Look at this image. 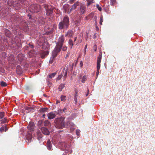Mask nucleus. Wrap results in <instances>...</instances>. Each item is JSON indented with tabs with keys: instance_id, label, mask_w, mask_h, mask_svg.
I'll return each mask as SVG.
<instances>
[{
	"instance_id": "obj_52",
	"label": "nucleus",
	"mask_w": 155,
	"mask_h": 155,
	"mask_svg": "<svg viewBox=\"0 0 155 155\" xmlns=\"http://www.w3.org/2000/svg\"><path fill=\"white\" fill-rule=\"evenodd\" d=\"M47 84L49 86V87H51L52 85V84L51 82H50L49 81H48Z\"/></svg>"
},
{
	"instance_id": "obj_13",
	"label": "nucleus",
	"mask_w": 155,
	"mask_h": 155,
	"mask_svg": "<svg viewBox=\"0 0 155 155\" xmlns=\"http://www.w3.org/2000/svg\"><path fill=\"white\" fill-rule=\"evenodd\" d=\"M68 127H69L71 131H73L75 129L74 125L71 122L67 123Z\"/></svg>"
},
{
	"instance_id": "obj_1",
	"label": "nucleus",
	"mask_w": 155,
	"mask_h": 155,
	"mask_svg": "<svg viewBox=\"0 0 155 155\" xmlns=\"http://www.w3.org/2000/svg\"><path fill=\"white\" fill-rule=\"evenodd\" d=\"M61 139V136L58 134L54 136L53 138V143L57 144L58 147L62 150H65L66 153H71L72 150L70 148V144L67 141L63 142L60 140Z\"/></svg>"
},
{
	"instance_id": "obj_36",
	"label": "nucleus",
	"mask_w": 155,
	"mask_h": 155,
	"mask_svg": "<svg viewBox=\"0 0 155 155\" xmlns=\"http://www.w3.org/2000/svg\"><path fill=\"white\" fill-rule=\"evenodd\" d=\"M4 112H0V118H3L4 117Z\"/></svg>"
},
{
	"instance_id": "obj_46",
	"label": "nucleus",
	"mask_w": 155,
	"mask_h": 155,
	"mask_svg": "<svg viewBox=\"0 0 155 155\" xmlns=\"http://www.w3.org/2000/svg\"><path fill=\"white\" fill-rule=\"evenodd\" d=\"M13 0H8V4H12L13 3Z\"/></svg>"
},
{
	"instance_id": "obj_28",
	"label": "nucleus",
	"mask_w": 155,
	"mask_h": 155,
	"mask_svg": "<svg viewBox=\"0 0 155 155\" xmlns=\"http://www.w3.org/2000/svg\"><path fill=\"white\" fill-rule=\"evenodd\" d=\"M101 54L99 55L97 58V63L100 64L101 61Z\"/></svg>"
},
{
	"instance_id": "obj_35",
	"label": "nucleus",
	"mask_w": 155,
	"mask_h": 155,
	"mask_svg": "<svg viewBox=\"0 0 155 155\" xmlns=\"http://www.w3.org/2000/svg\"><path fill=\"white\" fill-rule=\"evenodd\" d=\"M87 1V6H89V5L92 3L93 2L94 0H86Z\"/></svg>"
},
{
	"instance_id": "obj_22",
	"label": "nucleus",
	"mask_w": 155,
	"mask_h": 155,
	"mask_svg": "<svg viewBox=\"0 0 155 155\" xmlns=\"http://www.w3.org/2000/svg\"><path fill=\"white\" fill-rule=\"evenodd\" d=\"M26 138L27 139L26 141L27 143L28 142H29L31 141V139H32V137L31 134L27 135Z\"/></svg>"
},
{
	"instance_id": "obj_59",
	"label": "nucleus",
	"mask_w": 155,
	"mask_h": 155,
	"mask_svg": "<svg viewBox=\"0 0 155 155\" xmlns=\"http://www.w3.org/2000/svg\"><path fill=\"white\" fill-rule=\"evenodd\" d=\"M45 114H44L43 115L42 117H43L44 118H45Z\"/></svg>"
},
{
	"instance_id": "obj_58",
	"label": "nucleus",
	"mask_w": 155,
	"mask_h": 155,
	"mask_svg": "<svg viewBox=\"0 0 155 155\" xmlns=\"http://www.w3.org/2000/svg\"><path fill=\"white\" fill-rule=\"evenodd\" d=\"M87 45H86L85 46V47H84V49H87Z\"/></svg>"
},
{
	"instance_id": "obj_10",
	"label": "nucleus",
	"mask_w": 155,
	"mask_h": 155,
	"mask_svg": "<svg viewBox=\"0 0 155 155\" xmlns=\"http://www.w3.org/2000/svg\"><path fill=\"white\" fill-rule=\"evenodd\" d=\"M56 116V114L55 113V112H51L47 114L48 118L50 120L54 118Z\"/></svg>"
},
{
	"instance_id": "obj_61",
	"label": "nucleus",
	"mask_w": 155,
	"mask_h": 155,
	"mask_svg": "<svg viewBox=\"0 0 155 155\" xmlns=\"http://www.w3.org/2000/svg\"><path fill=\"white\" fill-rule=\"evenodd\" d=\"M77 38V37H75L74 38V41H75L76 40Z\"/></svg>"
},
{
	"instance_id": "obj_8",
	"label": "nucleus",
	"mask_w": 155,
	"mask_h": 155,
	"mask_svg": "<svg viewBox=\"0 0 155 155\" xmlns=\"http://www.w3.org/2000/svg\"><path fill=\"white\" fill-rule=\"evenodd\" d=\"M86 7L82 4H81L79 10V12L80 15L84 14L86 11Z\"/></svg>"
},
{
	"instance_id": "obj_62",
	"label": "nucleus",
	"mask_w": 155,
	"mask_h": 155,
	"mask_svg": "<svg viewBox=\"0 0 155 155\" xmlns=\"http://www.w3.org/2000/svg\"><path fill=\"white\" fill-rule=\"evenodd\" d=\"M47 28L48 29V30H49L50 29V28L49 27H48Z\"/></svg>"
},
{
	"instance_id": "obj_34",
	"label": "nucleus",
	"mask_w": 155,
	"mask_h": 155,
	"mask_svg": "<svg viewBox=\"0 0 155 155\" xmlns=\"http://www.w3.org/2000/svg\"><path fill=\"white\" fill-rule=\"evenodd\" d=\"M87 79V78L85 75H84L82 79L81 80V82L83 83H84L86 80Z\"/></svg>"
},
{
	"instance_id": "obj_43",
	"label": "nucleus",
	"mask_w": 155,
	"mask_h": 155,
	"mask_svg": "<svg viewBox=\"0 0 155 155\" xmlns=\"http://www.w3.org/2000/svg\"><path fill=\"white\" fill-rule=\"evenodd\" d=\"M116 0H110L111 5H113L115 3Z\"/></svg>"
},
{
	"instance_id": "obj_56",
	"label": "nucleus",
	"mask_w": 155,
	"mask_h": 155,
	"mask_svg": "<svg viewBox=\"0 0 155 155\" xmlns=\"http://www.w3.org/2000/svg\"><path fill=\"white\" fill-rule=\"evenodd\" d=\"M4 127H5V131H6L8 130L6 126H5Z\"/></svg>"
},
{
	"instance_id": "obj_17",
	"label": "nucleus",
	"mask_w": 155,
	"mask_h": 155,
	"mask_svg": "<svg viewBox=\"0 0 155 155\" xmlns=\"http://www.w3.org/2000/svg\"><path fill=\"white\" fill-rule=\"evenodd\" d=\"M52 145L50 140H48L47 143V148L49 150H52Z\"/></svg>"
},
{
	"instance_id": "obj_54",
	"label": "nucleus",
	"mask_w": 155,
	"mask_h": 155,
	"mask_svg": "<svg viewBox=\"0 0 155 155\" xmlns=\"http://www.w3.org/2000/svg\"><path fill=\"white\" fill-rule=\"evenodd\" d=\"M78 91H76V92H75V96H74V97H77H77H78Z\"/></svg>"
},
{
	"instance_id": "obj_33",
	"label": "nucleus",
	"mask_w": 155,
	"mask_h": 155,
	"mask_svg": "<svg viewBox=\"0 0 155 155\" xmlns=\"http://www.w3.org/2000/svg\"><path fill=\"white\" fill-rule=\"evenodd\" d=\"M66 97L64 95H62L61 97V101H64L66 100Z\"/></svg>"
},
{
	"instance_id": "obj_47",
	"label": "nucleus",
	"mask_w": 155,
	"mask_h": 155,
	"mask_svg": "<svg viewBox=\"0 0 155 155\" xmlns=\"http://www.w3.org/2000/svg\"><path fill=\"white\" fill-rule=\"evenodd\" d=\"M67 49V47L65 46H63L62 48V50L63 51H65Z\"/></svg>"
},
{
	"instance_id": "obj_12",
	"label": "nucleus",
	"mask_w": 155,
	"mask_h": 155,
	"mask_svg": "<svg viewBox=\"0 0 155 155\" xmlns=\"http://www.w3.org/2000/svg\"><path fill=\"white\" fill-rule=\"evenodd\" d=\"M28 128L31 131H33L35 128V124L33 122L29 123Z\"/></svg>"
},
{
	"instance_id": "obj_32",
	"label": "nucleus",
	"mask_w": 155,
	"mask_h": 155,
	"mask_svg": "<svg viewBox=\"0 0 155 155\" xmlns=\"http://www.w3.org/2000/svg\"><path fill=\"white\" fill-rule=\"evenodd\" d=\"M0 84L1 86L3 87H5L7 85V84L6 83L3 81L1 82Z\"/></svg>"
},
{
	"instance_id": "obj_15",
	"label": "nucleus",
	"mask_w": 155,
	"mask_h": 155,
	"mask_svg": "<svg viewBox=\"0 0 155 155\" xmlns=\"http://www.w3.org/2000/svg\"><path fill=\"white\" fill-rule=\"evenodd\" d=\"M37 138L38 140L39 141V143H41L42 141V138L43 137V135L40 131H37Z\"/></svg>"
},
{
	"instance_id": "obj_57",
	"label": "nucleus",
	"mask_w": 155,
	"mask_h": 155,
	"mask_svg": "<svg viewBox=\"0 0 155 155\" xmlns=\"http://www.w3.org/2000/svg\"><path fill=\"white\" fill-rule=\"evenodd\" d=\"M60 102V101L58 100H56V104H58V103H59Z\"/></svg>"
},
{
	"instance_id": "obj_30",
	"label": "nucleus",
	"mask_w": 155,
	"mask_h": 155,
	"mask_svg": "<svg viewBox=\"0 0 155 155\" xmlns=\"http://www.w3.org/2000/svg\"><path fill=\"white\" fill-rule=\"evenodd\" d=\"M14 40L15 41V43L16 44L17 43H19L20 41V39L17 37H15L14 38Z\"/></svg>"
},
{
	"instance_id": "obj_49",
	"label": "nucleus",
	"mask_w": 155,
	"mask_h": 155,
	"mask_svg": "<svg viewBox=\"0 0 155 155\" xmlns=\"http://www.w3.org/2000/svg\"><path fill=\"white\" fill-rule=\"evenodd\" d=\"M28 47L31 48H34V46L30 43L28 44Z\"/></svg>"
},
{
	"instance_id": "obj_40",
	"label": "nucleus",
	"mask_w": 155,
	"mask_h": 155,
	"mask_svg": "<svg viewBox=\"0 0 155 155\" xmlns=\"http://www.w3.org/2000/svg\"><path fill=\"white\" fill-rule=\"evenodd\" d=\"M2 55L4 58H5L7 56V54L5 52H3L2 53Z\"/></svg>"
},
{
	"instance_id": "obj_50",
	"label": "nucleus",
	"mask_w": 155,
	"mask_h": 155,
	"mask_svg": "<svg viewBox=\"0 0 155 155\" xmlns=\"http://www.w3.org/2000/svg\"><path fill=\"white\" fill-rule=\"evenodd\" d=\"M99 70H97V72H96V79H97V77L99 73Z\"/></svg>"
},
{
	"instance_id": "obj_63",
	"label": "nucleus",
	"mask_w": 155,
	"mask_h": 155,
	"mask_svg": "<svg viewBox=\"0 0 155 155\" xmlns=\"http://www.w3.org/2000/svg\"><path fill=\"white\" fill-rule=\"evenodd\" d=\"M96 29L97 30V31L99 29L97 27H96Z\"/></svg>"
},
{
	"instance_id": "obj_48",
	"label": "nucleus",
	"mask_w": 155,
	"mask_h": 155,
	"mask_svg": "<svg viewBox=\"0 0 155 155\" xmlns=\"http://www.w3.org/2000/svg\"><path fill=\"white\" fill-rule=\"evenodd\" d=\"M103 21V18L102 17H101L100 18V25H102V22Z\"/></svg>"
},
{
	"instance_id": "obj_37",
	"label": "nucleus",
	"mask_w": 155,
	"mask_h": 155,
	"mask_svg": "<svg viewBox=\"0 0 155 155\" xmlns=\"http://www.w3.org/2000/svg\"><path fill=\"white\" fill-rule=\"evenodd\" d=\"M1 124H3L6 123L7 122V119L5 118H4L3 119L1 120Z\"/></svg>"
},
{
	"instance_id": "obj_9",
	"label": "nucleus",
	"mask_w": 155,
	"mask_h": 155,
	"mask_svg": "<svg viewBox=\"0 0 155 155\" xmlns=\"http://www.w3.org/2000/svg\"><path fill=\"white\" fill-rule=\"evenodd\" d=\"M41 132L43 134L46 135H48L49 134L50 132L46 128L44 127H39Z\"/></svg>"
},
{
	"instance_id": "obj_3",
	"label": "nucleus",
	"mask_w": 155,
	"mask_h": 155,
	"mask_svg": "<svg viewBox=\"0 0 155 155\" xmlns=\"http://www.w3.org/2000/svg\"><path fill=\"white\" fill-rule=\"evenodd\" d=\"M69 25V18L68 16H66L64 17L63 20L59 23L58 28L61 30L63 29H67L68 28Z\"/></svg>"
},
{
	"instance_id": "obj_39",
	"label": "nucleus",
	"mask_w": 155,
	"mask_h": 155,
	"mask_svg": "<svg viewBox=\"0 0 155 155\" xmlns=\"http://www.w3.org/2000/svg\"><path fill=\"white\" fill-rule=\"evenodd\" d=\"M69 44L71 46V48H72V47L73 45V43L72 41L71 40V39H70L69 41Z\"/></svg>"
},
{
	"instance_id": "obj_41",
	"label": "nucleus",
	"mask_w": 155,
	"mask_h": 155,
	"mask_svg": "<svg viewBox=\"0 0 155 155\" xmlns=\"http://www.w3.org/2000/svg\"><path fill=\"white\" fill-rule=\"evenodd\" d=\"M4 130H5V127L4 126H2L0 128V131L1 132H2Z\"/></svg>"
},
{
	"instance_id": "obj_45",
	"label": "nucleus",
	"mask_w": 155,
	"mask_h": 155,
	"mask_svg": "<svg viewBox=\"0 0 155 155\" xmlns=\"http://www.w3.org/2000/svg\"><path fill=\"white\" fill-rule=\"evenodd\" d=\"M80 130H77L76 131V133L77 136H79L80 134Z\"/></svg>"
},
{
	"instance_id": "obj_20",
	"label": "nucleus",
	"mask_w": 155,
	"mask_h": 155,
	"mask_svg": "<svg viewBox=\"0 0 155 155\" xmlns=\"http://www.w3.org/2000/svg\"><path fill=\"white\" fill-rule=\"evenodd\" d=\"M42 45H43L42 48L43 49L46 50L48 49L49 46H48V42H45Z\"/></svg>"
},
{
	"instance_id": "obj_42",
	"label": "nucleus",
	"mask_w": 155,
	"mask_h": 155,
	"mask_svg": "<svg viewBox=\"0 0 155 155\" xmlns=\"http://www.w3.org/2000/svg\"><path fill=\"white\" fill-rule=\"evenodd\" d=\"M96 6L99 11H101L102 10L101 8V7L99 6V5L97 4L96 5Z\"/></svg>"
},
{
	"instance_id": "obj_29",
	"label": "nucleus",
	"mask_w": 155,
	"mask_h": 155,
	"mask_svg": "<svg viewBox=\"0 0 155 155\" xmlns=\"http://www.w3.org/2000/svg\"><path fill=\"white\" fill-rule=\"evenodd\" d=\"M55 113L58 114H61L62 113V110L61 109H59L57 111H54Z\"/></svg>"
},
{
	"instance_id": "obj_26",
	"label": "nucleus",
	"mask_w": 155,
	"mask_h": 155,
	"mask_svg": "<svg viewBox=\"0 0 155 155\" xmlns=\"http://www.w3.org/2000/svg\"><path fill=\"white\" fill-rule=\"evenodd\" d=\"M48 108L47 107L41 108L40 109V111L41 112H47Z\"/></svg>"
},
{
	"instance_id": "obj_2",
	"label": "nucleus",
	"mask_w": 155,
	"mask_h": 155,
	"mask_svg": "<svg viewBox=\"0 0 155 155\" xmlns=\"http://www.w3.org/2000/svg\"><path fill=\"white\" fill-rule=\"evenodd\" d=\"M64 38L63 35L61 36L58 39V41L53 51L52 52V57H51L49 62L52 63L53 59L57 56L58 53L61 51L64 41Z\"/></svg>"
},
{
	"instance_id": "obj_25",
	"label": "nucleus",
	"mask_w": 155,
	"mask_h": 155,
	"mask_svg": "<svg viewBox=\"0 0 155 155\" xmlns=\"http://www.w3.org/2000/svg\"><path fill=\"white\" fill-rule=\"evenodd\" d=\"M25 110H26V112L27 113H28L30 112L33 109L31 107H28V106H25Z\"/></svg>"
},
{
	"instance_id": "obj_23",
	"label": "nucleus",
	"mask_w": 155,
	"mask_h": 155,
	"mask_svg": "<svg viewBox=\"0 0 155 155\" xmlns=\"http://www.w3.org/2000/svg\"><path fill=\"white\" fill-rule=\"evenodd\" d=\"M9 61H10L11 62L14 64H16V62L14 59V57L13 56L10 57L9 59Z\"/></svg>"
},
{
	"instance_id": "obj_24",
	"label": "nucleus",
	"mask_w": 155,
	"mask_h": 155,
	"mask_svg": "<svg viewBox=\"0 0 155 155\" xmlns=\"http://www.w3.org/2000/svg\"><path fill=\"white\" fill-rule=\"evenodd\" d=\"M18 60L20 62H22L24 59V57L23 54H19L18 56Z\"/></svg>"
},
{
	"instance_id": "obj_16",
	"label": "nucleus",
	"mask_w": 155,
	"mask_h": 155,
	"mask_svg": "<svg viewBox=\"0 0 155 155\" xmlns=\"http://www.w3.org/2000/svg\"><path fill=\"white\" fill-rule=\"evenodd\" d=\"M49 53V51L48 50H46L42 51L41 53V58H44L45 55H47Z\"/></svg>"
},
{
	"instance_id": "obj_55",
	"label": "nucleus",
	"mask_w": 155,
	"mask_h": 155,
	"mask_svg": "<svg viewBox=\"0 0 155 155\" xmlns=\"http://www.w3.org/2000/svg\"><path fill=\"white\" fill-rule=\"evenodd\" d=\"M74 100L75 103L77 102V97H74Z\"/></svg>"
},
{
	"instance_id": "obj_19",
	"label": "nucleus",
	"mask_w": 155,
	"mask_h": 155,
	"mask_svg": "<svg viewBox=\"0 0 155 155\" xmlns=\"http://www.w3.org/2000/svg\"><path fill=\"white\" fill-rule=\"evenodd\" d=\"M73 34V31L72 30H69L67 31V33L65 35V36L70 37L72 36Z\"/></svg>"
},
{
	"instance_id": "obj_11",
	"label": "nucleus",
	"mask_w": 155,
	"mask_h": 155,
	"mask_svg": "<svg viewBox=\"0 0 155 155\" xmlns=\"http://www.w3.org/2000/svg\"><path fill=\"white\" fill-rule=\"evenodd\" d=\"M21 26L20 28L23 30L25 32H27L29 28L27 26L26 23H24L23 24H20Z\"/></svg>"
},
{
	"instance_id": "obj_4",
	"label": "nucleus",
	"mask_w": 155,
	"mask_h": 155,
	"mask_svg": "<svg viewBox=\"0 0 155 155\" xmlns=\"http://www.w3.org/2000/svg\"><path fill=\"white\" fill-rule=\"evenodd\" d=\"M54 122L55 127L59 129L63 128L65 126L64 119L62 118H57L55 119Z\"/></svg>"
},
{
	"instance_id": "obj_7",
	"label": "nucleus",
	"mask_w": 155,
	"mask_h": 155,
	"mask_svg": "<svg viewBox=\"0 0 155 155\" xmlns=\"http://www.w3.org/2000/svg\"><path fill=\"white\" fill-rule=\"evenodd\" d=\"M68 70V67L67 66L65 67V68L63 69L61 73V74L58 76L57 80H59L60 79L63 75V78L64 79H65L67 75Z\"/></svg>"
},
{
	"instance_id": "obj_6",
	"label": "nucleus",
	"mask_w": 155,
	"mask_h": 155,
	"mask_svg": "<svg viewBox=\"0 0 155 155\" xmlns=\"http://www.w3.org/2000/svg\"><path fill=\"white\" fill-rule=\"evenodd\" d=\"M43 6L45 8L47 15H50L52 14L53 8L51 5L44 4L43 5Z\"/></svg>"
},
{
	"instance_id": "obj_60",
	"label": "nucleus",
	"mask_w": 155,
	"mask_h": 155,
	"mask_svg": "<svg viewBox=\"0 0 155 155\" xmlns=\"http://www.w3.org/2000/svg\"><path fill=\"white\" fill-rule=\"evenodd\" d=\"M84 54H85L86 53V49L84 50Z\"/></svg>"
},
{
	"instance_id": "obj_53",
	"label": "nucleus",
	"mask_w": 155,
	"mask_h": 155,
	"mask_svg": "<svg viewBox=\"0 0 155 155\" xmlns=\"http://www.w3.org/2000/svg\"><path fill=\"white\" fill-rule=\"evenodd\" d=\"M67 110V108L66 107H65L62 110V112H66V110Z\"/></svg>"
},
{
	"instance_id": "obj_44",
	"label": "nucleus",
	"mask_w": 155,
	"mask_h": 155,
	"mask_svg": "<svg viewBox=\"0 0 155 155\" xmlns=\"http://www.w3.org/2000/svg\"><path fill=\"white\" fill-rule=\"evenodd\" d=\"M100 67H101L100 64L97 63V70H100Z\"/></svg>"
},
{
	"instance_id": "obj_64",
	"label": "nucleus",
	"mask_w": 155,
	"mask_h": 155,
	"mask_svg": "<svg viewBox=\"0 0 155 155\" xmlns=\"http://www.w3.org/2000/svg\"><path fill=\"white\" fill-rule=\"evenodd\" d=\"M96 50H97L96 48H95V49L94 50V51H96Z\"/></svg>"
},
{
	"instance_id": "obj_38",
	"label": "nucleus",
	"mask_w": 155,
	"mask_h": 155,
	"mask_svg": "<svg viewBox=\"0 0 155 155\" xmlns=\"http://www.w3.org/2000/svg\"><path fill=\"white\" fill-rule=\"evenodd\" d=\"M56 73H52L51 74H50L49 75V78H52L53 77H54L55 76V75H56Z\"/></svg>"
},
{
	"instance_id": "obj_27",
	"label": "nucleus",
	"mask_w": 155,
	"mask_h": 155,
	"mask_svg": "<svg viewBox=\"0 0 155 155\" xmlns=\"http://www.w3.org/2000/svg\"><path fill=\"white\" fill-rule=\"evenodd\" d=\"M64 84H61L59 87H58V90L59 91H62V89L64 88Z\"/></svg>"
},
{
	"instance_id": "obj_51",
	"label": "nucleus",
	"mask_w": 155,
	"mask_h": 155,
	"mask_svg": "<svg viewBox=\"0 0 155 155\" xmlns=\"http://www.w3.org/2000/svg\"><path fill=\"white\" fill-rule=\"evenodd\" d=\"M76 0H69V2L70 4H71L74 2Z\"/></svg>"
},
{
	"instance_id": "obj_31",
	"label": "nucleus",
	"mask_w": 155,
	"mask_h": 155,
	"mask_svg": "<svg viewBox=\"0 0 155 155\" xmlns=\"http://www.w3.org/2000/svg\"><path fill=\"white\" fill-rule=\"evenodd\" d=\"M5 33L7 36L9 37L10 34V31L9 30L7 29L6 30H5Z\"/></svg>"
},
{
	"instance_id": "obj_18",
	"label": "nucleus",
	"mask_w": 155,
	"mask_h": 155,
	"mask_svg": "<svg viewBox=\"0 0 155 155\" xmlns=\"http://www.w3.org/2000/svg\"><path fill=\"white\" fill-rule=\"evenodd\" d=\"M79 2H77L74 3L72 5V7L70 9V11L75 9L77 8V6L79 5Z\"/></svg>"
},
{
	"instance_id": "obj_21",
	"label": "nucleus",
	"mask_w": 155,
	"mask_h": 155,
	"mask_svg": "<svg viewBox=\"0 0 155 155\" xmlns=\"http://www.w3.org/2000/svg\"><path fill=\"white\" fill-rule=\"evenodd\" d=\"M94 16V13L93 12H91L89 15L85 17L86 20L91 19Z\"/></svg>"
},
{
	"instance_id": "obj_5",
	"label": "nucleus",
	"mask_w": 155,
	"mask_h": 155,
	"mask_svg": "<svg viewBox=\"0 0 155 155\" xmlns=\"http://www.w3.org/2000/svg\"><path fill=\"white\" fill-rule=\"evenodd\" d=\"M41 8L40 5L36 4H33L29 8V11L32 13H37L39 12Z\"/></svg>"
},
{
	"instance_id": "obj_14",
	"label": "nucleus",
	"mask_w": 155,
	"mask_h": 155,
	"mask_svg": "<svg viewBox=\"0 0 155 155\" xmlns=\"http://www.w3.org/2000/svg\"><path fill=\"white\" fill-rule=\"evenodd\" d=\"M44 126L48 127L49 128H51L52 127L51 123L48 120H46L44 121Z\"/></svg>"
}]
</instances>
